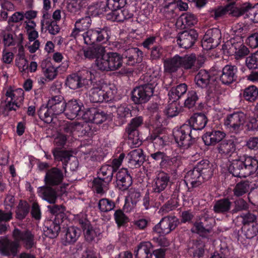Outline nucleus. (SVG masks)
<instances>
[{"mask_svg": "<svg viewBox=\"0 0 258 258\" xmlns=\"http://www.w3.org/2000/svg\"><path fill=\"white\" fill-rule=\"evenodd\" d=\"M171 103H169L165 110V113L169 117L176 116L179 112L180 108L176 101L170 100Z\"/></svg>", "mask_w": 258, "mask_h": 258, "instance_id": "bf43d9fd", "label": "nucleus"}, {"mask_svg": "<svg viewBox=\"0 0 258 258\" xmlns=\"http://www.w3.org/2000/svg\"><path fill=\"white\" fill-rule=\"evenodd\" d=\"M181 56L176 54L173 57L165 59L164 61V71L171 73L176 72L181 68Z\"/></svg>", "mask_w": 258, "mask_h": 258, "instance_id": "c9c22d12", "label": "nucleus"}, {"mask_svg": "<svg viewBox=\"0 0 258 258\" xmlns=\"http://www.w3.org/2000/svg\"><path fill=\"white\" fill-rule=\"evenodd\" d=\"M38 115L39 117L45 122L49 123L52 122L53 115H56L53 112V110L48 107V105H42L39 111Z\"/></svg>", "mask_w": 258, "mask_h": 258, "instance_id": "37998d69", "label": "nucleus"}, {"mask_svg": "<svg viewBox=\"0 0 258 258\" xmlns=\"http://www.w3.org/2000/svg\"><path fill=\"white\" fill-rule=\"evenodd\" d=\"M248 31V26L243 24H236L232 27L231 34L235 35L237 37V40H239V38L241 37L242 39V35L247 33Z\"/></svg>", "mask_w": 258, "mask_h": 258, "instance_id": "6e6d98bb", "label": "nucleus"}, {"mask_svg": "<svg viewBox=\"0 0 258 258\" xmlns=\"http://www.w3.org/2000/svg\"><path fill=\"white\" fill-rule=\"evenodd\" d=\"M53 155L55 160L61 161L66 170L69 166L71 171H75L78 167L79 162L77 158L66 151L60 150L56 148L53 150Z\"/></svg>", "mask_w": 258, "mask_h": 258, "instance_id": "f8f14e48", "label": "nucleus"}, {"mask_svg": "<svg viewBox=\"0 0 258 258\" xmlns=\"http://www.w3.org/2000/svg\"><path fill=\"white\" fill-rule=\"evenodd\" d=\"M248 116L244 112L238 111L228 114L224 119V126L230 133L240 134L243 130Z\"/></svg>", "mask_w": 258, "mask_h": 258, "instance_id": "39448f33", "label": "nucleus"}, {"mask_svg": "<svg viewBox=\"0 0 258 258\" xmlns=\"http://www.w3.org/2000/svg\"><path fill=\"white\" fill-rule=\"evenodd\" d=\"M242 230L247 238H251L258 233V221L252 224L243 226Z\"/></svg>", "mask_w": 258, "mask_h": 258, "instance_id": "864d4df0", "label": "nucleus"}, {"mask_svg": "<svg viewBox=\"0 0 258 258\" xmlns=\"http://www.w3.org/2000/svg\"><path fill=\"white\" fill-rule=\"evenodd\" d=\"M124 55L127 58L126 63L130 66L141 62L143 57L142 52L136 47L128 49L125 52Z\"/></svg>", "mask_w": 258, "mask_h": 258, "instance_id": "72a5a7b5", "label": "nucleus"}, {"mask_svg": "<svg viewBox=\"0 0 258 258\" xmlns=\"http://www.w3.org/2000/svg\"><path fill=\"white\" fill-rule=\"evenodd\" d=\"M80 76L82 82H85V85L88 84V81L91 82V83H93V80L99 78L100 75L96 70L90 69L88 70H83Z\"/></svg>", "mask_w": 258, "mask_h": 258, "instance_id": "de8ad7c7", "label": "nucleus"}, {"mask_svg": "<svg viewBox=\"0 0 258 258\" xmlns=\"http://www.w3.org/2000/svg\"><path fill=\"white\" fill-rule=\"evenodd\" d=\"M249 184L248 182L237 183L233 189L234 195L236 197H240L248 192Z\"/></svg>", "mask_w": 258, "mask_h": 258, "instance_id": "052dcab7", "label": "nucleus"}, {"mask_svg": "<svg viewBox=\"0 0 258 258\" xmlns=\"http://www.w3.org/2000/svg\"><path fill=\"white\" fill-rule=\"evenodd\" d=\"M191 133V126L188 124H184L173 131L175 142L179 147L184 149L190 147L193 142Z\"/></svg>", "mask_w": 258, "mask_h": 258, "instance_id": "1a4fd4ad", "label": "nucleus"}, {"mask_svg": "<svg viewBox=\"0 0 258 258\" xmlns=\"http://www.w3.org/2000/svg\"><path fill=\"white\" fill-rule=\"evenodd\" d=\"M187 91L185 84H181L175 88H172L168 93L170 100L176 101L178 100Z\"/></svg>", "mask_w": 258, "mask_h": 258, "instance_id": "c03bdc74", "label": "nucleus"}, {"mask_svg": "<svg viewBox=\"0 0 258 258\" xmlns=\"http://www.w3.org/2000/svg\"><path fill=\"white\" fill-rule=\"evenodd\" d=\"M181 67L185 69H198L200 68L205 61L202 56L196 57L194 54H189L181 56Z\"/></svg>", "mask_w": 258, "mask_h": 258, "instance_id": "6ab92c4d", "label": "nucleus"}, {"mask_svg": "<svg viewBox=\"0 0 258 258\" xmlns=\"http://www.w3.org/2000/svg\"><path fill=\"white\" fill-rule=\"evenodd\" d=\"M225 136L226 134L223 131L213 130L205 134L202 139L206 145L211 146L220 142Z\"/></svg>", "mask_w": 258, "mask_h": 258, "instance_id": "a878e982", "label": "nucleus"}, {"mask_svg": "<svg viewBox=\"0 0 258 258\" xmlns=\"http://www.w3.org/2000/svg\"><path fill=\"white\" fill-rule=\"evenodd\" d=\"M79 223L83 229L86 239L89 241L93 240L99 234V232L95 231L90 225L89 221L86 219L80 220Z\"/></svg>", "mask_w": 258, "mask_h": 258, "instance_id": "4c0bfd02", "label": "nucleus"}, {"mask_svg": "<svg viewBox=\"0 0 258 258\" xmlns=\"http://www.w3.org/2000/svg\"><path fill=\"white\" fill-rule=\"evenodd\" d=\"M243 97L249 102L255 101L258 97V89L254 86H250L245 89Z\"/></svg>", "mask_w": 258, "mask_h": 258, "instance_id": "603ef678", "label": "nucleus"}, {"mask_svg": "<svg viewBox=\"0 0 258 258\" xmlns=\"http://www.w3.org/2000/svg\"><path fill=\"white\" fill-rule=\"evenodd\" d=\"M117 115L118 118L123 119L131 116V110L126 104H121L116 108Z\"/></svg>", "mask_w": 258, "mask_h": 258, "instance_id": "338daca9", "label": "nucleus"}, {"mask_svg": "<svg viewBox=\"0 0 258 258\" xmlns=\"http://www.w3.org/2000/svg\"><path fill=\"white\" fill-rule=\"evenodd\" d=\"M232 8L233 6L231 5H227L225 7H220L217 9L212 10L211 11V15L214 17L215 19H218L227 13H230Z\"/></svg>", "mask_w": 258, "mask_h": 258, "instance_id": "13d9d810", "label": "nucleus"}, {"mask_svg": "<svg viewBox=\"0 0 258 258\" xmlns=\"http://www.w3.org/2000/svg\"><path fill=\"white\" fill-rule=\"evenodd\" d=\"M111 11L108 13L106 15L107 20L117 22H122L124 21V17L121 10L118 9Z\"/></svg>", "mask_w": 258, "mask_h": 258, "instance_id": "69168bd1", "label": "nucleus"}, {"mask_svg": "<svg viewBox=\"0 0 258 258\" xmlns=\"http://www.w3.org/2000/svg\"><path fill=\"white\" fill-rule=\"evenodd\" d=\"M42 70L43 74L48 81H51L54 79L57 75V68L54 67L51 63H48L45 68L43 67L42 63Z\"/></svg>", "mask_w": 258, "mask_h": 258, "instance_id": "3c124183", "label": "nucleus"}, {"mask_svg": "<svg viewBox=\"0 0 258 258\" xmlns=\"http://www.w3.org/2000/svg\"><path fill=\"white\" fill-rule=\"evenodd\" d=\"M91 20L90 17H85L78 20L75 25V28L72 32V36L76 37L79 33L87 29L91 25Z\"/></svg>", "mask_w": 258, "mask_h": 258, "instance_id": "a19ab883", "label": "nucleus"}, {"mask_svg": "<svg viewBox=\"0 0 258 258\" xmlns=\"http://www.w3.org/2000/svg\"><path fill=\"white\" fill-rule=\"evenodd\" d=\"M84 54L87 58L95 59V66L102 72L115 71L123 64V57L120 54L107 52L105 48L102 46L89 47L84 50Z\"/></svg>", "mask_w": 258, "mask_h": 258, "instance_id": "f257e3e1", "label": "nucleus"}, {"mask_svg": "<svg viewBox=\"0 0 258 258\" xmlns=\"http://www.w3.org/2000/svg\"><path fill=\"white\" fill-rule=\"evenodd\" d=\"M20 244L15 240L11 241L7 239L0 240V252L6 255H16Z\"/></svg>", "mask_w": 258, "mask_h": 258, "instance_id": "bb28decb", "label": "nucleus"}, {"mask_svg": "<svg viewBox=\"0 0 258 258\" xmlns=\"http://www.w3.org/2000/svg\"><path fill=\"white\" fill-rule=\"evenodd\" d=\"M232 203L227 199L217 201L214 206V210L217 213H224L229 211Z\"/></svg>", "mask_w": 258, "mask_h": 258, "instance_id": "49530a36", "label": "nucleus"}, {"mask_svg": "<svg viewBox=\"0 0 258 258\" xmlns=\"http://www.w3.org/2000/svg\"><path fill=\"white\" fill-rule=\"evenodd\" d=\"M63 100V97L61 95L52 96L48 99L47 105L53 110L55 114H59L64 112L66 107V103Z\"/></svg>", "mask_w": 258, "mask_h": 258, "instance_id": "cd10ccee", "label": "nucleus"}, {"mask_svg": "<svg viewBox=\"0 0 258 258\" xmlns=\"http://www.w3.org/2000/svg\"><path fill=\"white\" fill-rule=\"evenodd\" d=\"M170 180V177L164 172H159L154 178L152 183V191L160 193L167 187Z\"/></svg>", "mask_w": 258, "mask_h": 258, "instance_id": "412c9836", "label": "nucleus"}, {"mask_svg": "<svg viewBox=\"0 0 258 258\" xmlns=\"http://www.w3.org/2000/svg\"><path fill=\"white\" fill-rule=\"evenodd\" d=\"M41 29L46 28L49 33L55 35L58 33L59 27L55 21H52L51 16L48 12H44L41 20Z\"/></svg>", "mask_w": 258, "mask_h": 258, "instance_id": "393cba45", "label": "nucleus"}, {"mask_svg": "<svg viewBox=\"0 0 258 258\" xmlns=\"http://www.w3.org/2000/svg\"><path fill=\"white\" fill-rule=\"evenodd\" d=\"M257 168V160L251 156H245L241 159L236 158L230 162L228 170L234 176L244 178L254 173Z\"/></svg>", "mask_w": 258, "mask_h": 258, "instance_id": "7ed1b4c3", "label": "nucleus"}, {"mask_svg": "<svg viewBox=\"0 0 258 258\" xmlns=\"http://www.w3.org/2000/svg\"><path fill=\"white\" fill-rule=\"evenodd\" d=\"M66 84L70 89L75 90L82 87L85 85V82H82L80 75L73 74L67 77Z\"/></svg>", "mask_w": 258, "mask_h": 258, "instance_id": "79ce46f5", "label": "nucleus"}, {"mask_svg": "<svg viewBox=\"0 0 258 258\" xmlns=\"http://www.w3.org/2000/svg\"><path fill=\"white\" fill-rule=\"evenodd\" d=\"M98 207L101 212H107L112 210L114 207V203L107 199H102L99 200Z\"/></svg>", "mask_w": 258, "mask_h": 258, "instance_id": "4d7b16f0", "label": "nucleus"}, {"mask_svg": "<svg viewBox=\"0 0 258 258\" xmlns=\"http://www.w3.org/2000/svg\"><path fill=\"white\" fill-rule=\"evenodd\" d=\"M191 231L202 236L206 237L212 232V226L204 227L203 222H196L191 229Z\"/></svg>", "mask_w": 258, "mask_h": 258, "instance_id": "8fccbe9b", "label": "nucleus"}, {"mask_svg": "<svg viewBox=\"0 0 258 258\" xmlns=\"http://www.w3.org/2000/svg\"><path fill=\"white\" fill-rule=\"evenodd\" d=\"M197 165H200L202 169L201 170V176L203 177V181L209 179L212 175V171L208 162L201 161Z\"/></svg>", "mask_w": 258, "mask_h": 258, "instance_id": "680f3d73", "label": "nucleus"}, {"mask_svg": "<svg viewBox=\"0 0 258 258\" xmlns=\"http://www.w3.org/2000/svg\"><path fill=\"white\" fill-rule=\"evenodd\" d=\"M177 219L175 217H166L154 227V232L160 235L167 234L175 228Z\"/></svg>", "mask_w": 258, "mask_h": 258, "instance_id": "4468645a", "label": "nucleus"}, {"mask_svg": "<svg viewBox=\"0 0 258 258\" xmlns=\"http://www.w3.org/2000/svg\"><path fill=\"white\" fill-rule=\"evenodd\" d=\"M128 144L133 148L139 147L142 144V140L140 139L138 132H128Z\"/></svg>", "mask_w": 258, "mask_h": 258, "instance_id": "0e129e2a", "label": "nucleus"}, {"mask_svg": "<svg viewBox=\"0 0 258 258\" xmlns=\"http://www.w3.org/2000/svg\"><path fill=\"white\" fill-rule=\"evenodd\" d=\"M82 106L79 104L76 100H72L66 103L64 108V114L67 117L71 120L74 119L77 117L81 118L82 113Z\"/></svg>", "mask_w": 258, "mask_h": 258, "instance_id": "4be33fe9", "label": "nucleus"}, {"mask_svg": "<svg viewBox=\"0 0 258 258\" xmlns=\"http://www.w3.org/2000/svg\"><path fill=\"white\" fill-rule=\"evenodd\" d=\"M240 15H245L251 21L258 23V4L254 6L249 3H244L240 8Z\"/></svg>", "mask_w": 258, "mask_h": 258, "instance_id": "c756f323", "label": "nucleus"}, {"mask_svg": "<svg viewBox=\"0 0 258 258\" xmlns=\"http://www.w3.org/2000/svg\"><path fill=\"white\" fill-rule=\"evenodd\" d=\"M235 143L233 139L223 141L219 146L218 150L220 154L231 156L235 154Z\"/></svg>", "mask_w": 258, "mask_h": 258, "instance_id": "ea45409f", "label": "nucleus"}, {"mask_svg": "<svg viewBox=\"0 0 258 258\" xmlns=\"http://www.w3.org/2000/svg\"><path fill=\"white\" fill-rule=\"evenodd\" d=\"M207 121V117L204 114L196 113L190 117L187 124L191 126V130L200 131L205 128Z\"/></svg>", "mask_w": 258, "mask_h": 258, "instance_id": "2f4dec72", "label": "nucleus"}, {"mask_svg": "<svg viewBox=\"0 0 258 258\" xmlns=\"http://www.w3.org/2000/svg\"><path fill=\"white\" fill-rule=\"evenodd\" d=\"M113 167L109 165H103L98 172V177L93 180V187L98 194H102L106 188V185L111 181Z\"/></svg>", "mask_w": 258, "mask_h": 258, "instance_id": "423d86ee", "label": "nucleus"}, {"mask_svg": "<svg viewBox=\"0 0 258 258\" xmlns=\"http://www.w3.org/2000/svg\"><path fill=\"white\" fill-rule=\"evenodd\" d=\"M223 49L226 50L229 55L234 54L236 59H241L249 52L248 49L243 45L241 37L237 42L234 38H231L223 46Z\"/></svg>", "mask_w": 258, "mask_h": 258, "instance_id": "9d476101", "label": "nucleus"}, {"mask_svg": "<svg viewBox=\"0 0 258 258\" xmlns=\"http://www.w3.org/2000/svg\"><path fill=\"white\" fill-rule=\"evenodd\" d=\"M81 230L76 227H69L66 230L62 242L64 245L76 242L81 234Z\"/></svg>", "mask_w": 258, "mask_h": 258, "instance_id": "58836bf2", "label": "nucleus"}, {"mask_svg": "<svg viewBox=\"0 0 258 258\" xmlns=\"http://www.w3.org/2000/svg\"><path fill=\"white\" fill-rule=\"evenodd\" d=\"M245 62L247 67L250 69L258 68V51L247 57Z\"/></svg>", "mask_w": 258, "mask_h": 258, "instance_id": "774afa93", "label": "nucleus"}, {"mask_svg": "<svg viewBox=\"0 0 258 258\" xmlns=\"http://www.w3.org/2000/svg\"><path fill=\"white\" fill-rule=\"evenodd\" d=\"M202 169L200 165H197L192 169L188 171L185 175V183L190 184L193 187L199 186L203 182V177L201 174Z\"/></svg>", "mask_w": 258, "mask_h": 258, "instance_id": "aec40b11", "label": "nucleus"}, {"mask_svg": "<svg viewBox=\"0 0 258 258\" xmlns=\"http://www.w3.org/2000/svg\"><path fill=\"white\" fill-rule=\"evenodd\" d=\"M116 183L121 190L127 189L132 184V177L128 173L126 169H120L116 174Z\"/></svg>", "mask_w": 258, "mask_h": 258, "instance_id": "7c9ffc66", "label": "nucleus"}, {"mask_svg": "<svg viewBox=\"0 0 258 258\" xmlns=\"http://www.w3.org/2000/svg\"><path fill=\"white\" fill-rule=\"evenodd\" d=\"M140 197V192L138 190L131 188L128 191V195L126 198V202L131 203L132 206H134L139 201Z\"/></svg>", "mask_w": 258, "mask_h": 258, "instance_id": "e2e57ef3", "label": "nucleus"}, {"mask_svg": "<svg viewBox=\"0 0 258 258\" xmlns=\"http://www.w3.org/2000/svg\"><path fill=\"white\" fill-rule=\"evenodd\" d=\"M197 37V32L194 29H190L180 33L178 36L177 42L180 47L187 49L193 45Z\"/></svg>", "mask_w": 258, "mask_h": 258, "instance_id": "a211bd4d", "label": "nucleus"}, {"mask_svg": "<svg viewBox=\"0 0 258 258\" xmlns=\"http://www.w3.org/2000/svg\"><path fill=\"white\" fill-rule=\"evenodd\" d=\"M60 220H56V218L46 220L43 228L44 234L51 238L56 237L60 229Z\"/></svg>", "mask_w": 258, "mask_h": 258, "instance_id": "5701e85b", "label": "nucleus"}, {"mask_svg": "<svg viewBox=\"0 0 258 258\" xmlns=\"http://www.w3.org/2000/svg\"><path fill=\"white\" fill-rule=\"evenodd\" d=\"M37 192L40 197L49 203L54 204L55 203L57 194L52 188L48 186H41L38 187Z\"/></svg>", "mask_w": 258, "mask_h": 258, "instance_id": "f704fd0d", "label": "nucleus"}, {"mask_svg": "<svg viewBox=\"0 0 258 258\" xmlns=\"http://www.w3.org/2000/svg\"><path fill=\"white\" fill-rule=\"evenodd\" d=\"M83 128L82 124L76 122H63L61 125V130L69 135L81 131Z\"/></svg>", "mask_w": 258, "mask_h": 258, "instance_id": "a18cd8bd", "label": "nucleus"}, {"mask_svg": "<svg viewBox=\"0 0 258 258\" xmlns=\"http://www.w3.org/2000/svg\"><path fill=\"white\" fill-rule=\"evenodd\" d=\"M152 244L149 241L140 243L137 250L135 251L136 258H150L151 256V251Z\"/></svg>", "mask_w": 258, "mask_h": 258, "instance_id": "e433bc0d", "label": "nucleus"}, {"mask_svg": "<svg viewBox=\"0 0 258 258\" xmlns=\"http://www.w3.org/2000/svg\"><path fill=\"white\" fill-rule=\"evenodd\" d=\"M129 166L136 168L141 166L145 160L143 150L137 149L131 151L126 157Z\"/></svg>", "mask_w": 258, "mask_h": 258, "instance_id": "c85d7f7f", "label": "nucleus"}, {"mask_svg": "<svg viewBox=\"0 0 258 258\" xmlns=\"http://www.w3.org/2000/svg\"><path fill=\"white\" fill-rule=\"evenodd\" d=\"M198 22L196 17L191 13L182 14L177 20V27L183 29L195 25Z\"/></svg>", "mask_w": 258, "mask_h": 258, "instance_id": "473e14b6", "label": "nucleus"}, {"mask_svg": "<svg viewBox=\"0 0 258 258\" xmlns=\"http://www.w3.org/2000/svg\"><path fill=\"white\" fill-rule=\"evenodd\" d=\"M150 139L152 140L154 147L158 149L163 148L167 141V137L161 133H153L150 136Z\"/></svg>", "mask_w": 258, "mask_h": 258, "instance_id": "09e8293b", "label": "nucleus"}, {"mask_svg": "<svg viewBox=\"0 0 258 258\" xmlns=\"http://www.w3.org/2000/svg\"><path fill=\"white\" fill-rule=\"evenodd\" d=\"M237 69L236 66L226 65L222 69L220 79L224 84H229L235 81L237 78Z\"/></svg>", "mask_w": 258, "mask_h": 258, "instance_id": "b1692460", "label": "nucleus"}, {"mask_svg": "<svg viewBox=\"0 0 258 258\" xmlns=\"http://www.w3.org/2000/svg\"><path fill=\"white\" fill-rule=\"evenodd\" d=\"M161 73V69L156 68L151 75L147 74L145 77L147 84L135 88L132 93V98L136 104L147 102L153 95L154 88L158 84V80Z\"/></svg>", "mask_w": 258, "mask_h": 258, "instance_id": "f03ea898", "label": "nucleus"}, {"mask_svg": "<svg viewBox=\"0 0 258 258\" xmlns=\"http://www.w3.org/2000/svg\"><path fill=\"white\" fill-rule=\"evenodd\" d=\"M64 178L62 171L56 167H53L46 172L44 182L47 186H55L61 183Z\"/></svg>", "mask_w": 258, "mask_h": 258, "instance_id": "dca6fc26", "label": "nucleus"}, {"mask_svg": "<svg viewBox=\"0 0 258 258\" xmlns=\"http://www.w3.org/2000/svg\"><path fill=\"white\" fill-rule=\"evenodd\" d=\"M221 33L219 29L214 28L207 31L202 40V46L205 49H211L219 43Z\"/></svg>", "mask_w": 258, "mask_h": 258, "instance_id": "ddd939ff", "label": "nucleus"}, {"mask_svg": "<svg viewBox=\"0 0 258 258\" xmlns=\"http://www.w3.org/2000/svg\"><path fill=\"white\" fill-rule=\"evenodd\" d=\"M47 208L53 215L51 217L52 219L56 218V220H60L61 221L62 217L64 215V208L62 206L53 205L48 206Z\"/></svg>", "mask_w": 258, "mask_h": 258, "instance_id": "5fc2aeb1", "label": "nucleus"}, {"mask_svg": "<svg viewBox=\"0 0 258 258\" xmlns=\"http://www.w3.org/2000/svg\"><path fill=\"white\" fill-rule=\"evenodd\" d=\"M116 93L114 85L108 84L102 80H98L93 84L89 92V100L94 103L111 101L115 98Z\"/></svg>", "mask_w": 258, "mask_h": 258, "instance_id": "20e7f679", "label": "nucleus"}, {"mask_svg": "<svg viewBox=\"0 0 258 258\" xmlns=\"http://www.w3.org/2000/svg\"><path fill=\"white\" fill-rule=\"evenodd\" d=\"M13 235L14 240L19 244L22 242L27 248H32L35 244L34 235L30 231H21L16 228Z\"/></svg>", "mask_w": 258, "mask_h": 258, "instance_id": "2eb2a0df", "label": "nucleus"}, {"mask_svg": "<svg viewBox=\"0 0 258 258\" xmlns=\"http://www.w3.org/2000/svg\"><path fill=\"white\" fill-rule=\"evenodd\" d=\"M7 103L6 108L9 110H16L24 100V92L21 88L9 87L5 89Z\"/></svg>", "mask_w": 258, "mask_h": 258, "instance_id": "0eeeda50", "label": "nucleus"}, {"mask_svg": "<svg viewBox=\"0 0 258 258\" xmlns=\"http://www.w3.org/2000/svg\"><path fill=\"white\" fill-rule=\"evenodd\" d=\"M195 81L197 86L201 88H208L210 93L216 91L217 82L215 79L210 73L205 70H201L196 76Z\"/></svg>", "mask_w": 258, "mask_h": 258, "instance_id": "9b49d317", "label": "nucleus"}, {"mask_svg": "<svg viewBox=\"0 0 258 258\" xmlns=\"http://www.w3.org/2000/svg\"><path fill=\"white\" fill-rule=\"evenodd\" d=\"M110 34V30L106 27L97 28L95 29H90L84 33L83 37L86 44L91 45L95 42L104 43L108 40Z\"/></svg>", "mask_w": 258, "mask_h": 258, "instance_id": "6e6552de", "label": "nucleus"}, {"mask_svg": "<svg viewBox=\"0 0 258 258\" xmlns=\"http://www.w3.org/2000/svg\"><path fill=\"white\" fill-rule=\"evenodd\" d=\"M126 3V0H107L106 3L99 2L96 4L95 7L96 15H100L107 12V10H116L123 7Z\"/></svg>", "mask_w": 258, "mask_h": 258, "instance_id": "f3484780", "label": "nucleus"}]
</instances>
